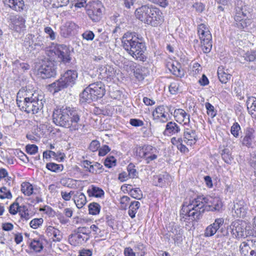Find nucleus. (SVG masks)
I'll return each mask as SVG.
<instances>
[{"label": "nucleus", "instance_id": "1", "mask_svg": "<svg viewBox=\"0 0 256 256\" xmlns=\"http://www.w3.org/2000/svg\"><path fill=\"white\" fill-rule=\"evenodd\" d=\"M80 116V112L74 108L57 109L53 112V122L58 126L69 128L70 131H76L84 126Z\"/></svg>", "mask_w": 256, "mask_h": 256}, {"label": "nucleus", "instance_id": "2", "mask_svg": "<svg viewBox=\"0 0 256 256\" xmlns=\"http://www.w3.org/2000/svg\"><path fill=\"white\" fill-rule=\"evenodd\" d=\"M43 98L44 96L38 92H32L22 89L17 94L16 102L22 110L36 114L43 108Z\"/></svg>", "mask_w": 256, "mask_h": 256}, {"label": "nucleus", "instance_id": "3", "mask_svg": "<svg viewBox=\"0 0 256 256\" xmlns=\"http://www.w3.org/2000/svg\"><path fill=\"white\" fill-rule=\"evenodd\" d=\"M122 42L124 49L134 58L140 61L145 60L146 47L142 40L132 33L127 32L123 36Z\"/></svg>", "mask_w": 256, "mask_h": 256}, {"label": "nucleus", "instance_id": "4", "mask_svg": "<svg viewBox=\"0 0 256 256\" xmlns=\"http://www.w3.org/2000/svg\"><path fill=\"white\" fill-rule=\"evenodd\" d=\"M206 202V198L202 196H198L190 200L187 205L185 202L181 210L182 218L184 219V221L187 219L190 220L199 219L204 211V208Z\"/></svg>", "mask_w": 256, "mask_h": 256}, {"label": "nucleus", "instance_id": "5", "mask_svg": "<svg viewBox=\"0 0 256 256\" xmlns=\"http://www.w3.org/2000/svg\"><path fill=\"white\" fill-rule=\"evenodd\" d=\"M198 140V136L194 130L186 128L184 132L183 138L173 137L171 138V142L176 145L178 148L184 153L188 152V149L184 145L192 146Z\"/></svg>", "mask_w": 256, "mask_h": 256}, {"label": "nucleus", "instance_id": "6", "mask_svg": "<svg viewBox=\"0 0 256 256\" xmlns=\"http://www.w3.org/2000/svg\"><path fill=\"white\" fill-rule=\"evenodd\" d=\"M104 85L100 82L90 84L80 94L82 102H90L92 100L102 98L105 94Z\"/></svg>", "mask_w": 256, "mask_h": 256}, {"label": "nucleus", "instance_id": "7", "mask_svg": "<svg viewBox=\"0 0 256 256\" xmlns=\"http://www.w3.org/2000/svg\"><path fill=\"white\" fill-rule=\"evenodd\" d=\"M78 78V72L74 70H68L56 82L50 86L54 88V92H58L68 87H72L75 83Z\"/></svg>", "mask_w": 256, "mask_h": 256}, {"label": "nucleus", "instance_id": "8", "mask_svg": "<svg viewBox=\"0 0 256 256\" xmlns=\"http://www.w3.org/2000/svg\"><path fill=\"white\" fill-rule=\"evenodd\" d=\"M198 34L200 40L202 50L208 53L212 48V36L206 25L201 24L198 26Z\"/></svg>", "mask_w": 256, "mask_h": 256}, {"label": "nucleus", "instance_id": "9", "mask_svg": "<svg viewBox=\"0 0 256 256\" xmlns=\"http://www.w3.org/2000/svg\"><path fill=\"white\" fill-rule=\"evenodd\" d=\"M56 67L52 60H44L38 69V74L42 78H48L56 75Z\"/></svg>", "mask_w": 256, "mask_h": 256}, {"label": "nucleus", "instance_id": "10", "mask_svg": "<svg viewBox=\"0 0 256 256\" xmlns=\"http://www.w3.org/2000/svg\"><path fill=\"white\" fill-rule=\"evenodd\" d=\"M103 6L98 0L90 4L86 10L89 18L94 22L100 21L102 16Z\"/></svg>", "mask_w": 256, "mask_h": 256}, {"label": "nucleus", "instance_id": "11", "mask_svg": "<svg viewBox=\"0 0 256 256\" xmlns=\"http://www.w3.org/2000/svg\"><path fill=\"white\" fill-rule=\"evenodd\" d=\"M50 52L52 56H55L58 62L64 64L69 63L71 60L70 50L66 46L58 45Z\"/></svg>", "mask_w": 256, "mask_h": 256}, {"label": "nucleus", "instance_id": "12", "mask_svg": "<svg viewBox=\"0 0 256 256\" xmlns=\"http://www.w3.org/2000/svg\"><path fill=\"white\" fill-rule=\"evenodd\" d=\"M50 52L52 56H55L58 62L64 64L69 63L71 60L70 50L66 46L58 45Z\"/></svg>", "mask_w": 256, "mask_h": 256}, {"label": "nucleus", "instance_id": "13", "mask_svg": "<svg viewBox=\"0 0 256 256\" xmlns=\"http://www.w3.org/2000/svg\"><path fill=\"white\" fill-rule=\"evenodd\" d=\"M248 12L243 8H238L234 17L236 24L240 29H244L248 26L250 22V20L247 16Z\"/></svg>", "mask_w": 256, "mask_h": 256}, {"label": "nucleus", "instance_id": "14", "mask_svg": "<svg viewBox=\"0 0 256 256\" xmlns=\"http://www.w3.org/2000/svg\"><path fill=\"white\" fill-rule=\"evenodd\" d=\"M231 234L237 239L244 237L246 234V226L245 224L240 220L233 222L229 226Z\"/></svg>", "mask_w": 256, "mask_h": 256}, {"label": "nucleus", "instance_id": "15", "mask_svg": "<svg viewBox=\"0 0 256 256\" xmlns=\"http://www.w3.org/2000/svg\"><path fill=\"white\" fill-rule=\"evenodd\" d=\"M159 152L150 145L144 146L141 150V157L144 158L147 164L156 160L158 158Z\"/></svg>", "mask_w": 256, "mask_h": 256}, {"label": "nucleus", "instance_id": "16", "mask_svg": "<svg viewBox=\"0 0 256 256\" xmlns=\"http://www.w3.org/2000/svg\"><path fill=\"white\" fill-rule=\"evenodd\" d=\"M43 38L40 36L35 37L34 35L32 34H28L24 40V45L29 50H34L37 46H43L42 43Z\"/></svg>", "mask_w": 256, "mask_h": 256}, {"label": "nucleus", "instance_id": "17", "mask_svg": "<svg viewBox=\"0 0 256 256\" xmlns=\"http://www.w3.org/2000/svg\"><path fill=\"white\" fill-rule=\"evenodd\" d=\"M153 6L146 4L136 9L135 16L140 21L146 24L147 19L150 18V14L152 12Z\"/></svg>", "mask_w": 256, "mask_h": 256}, {"label": "nucleus", "instance_id": "18", "mask_svg": "<svg viewBox=\"0 0 256 256\" xmlns=\"http://www.w3.org/2000/svg\"><path fill=\"white\" fill-rule=\"evenodd\" d=\"M162 12L159 8L154 6L152 12L150 14V18L147 19L146 24L153 26H156L163 21V16Z\"/></svg>", "mask_w": 256, "mask_h": 256}, {"label": "nucleus", "instance_id": "19", "mask_svg": "<svg viewBox=\"0 0 256 256\" xmlns=\"http://www.w3.org/2000/svg\"><path fill=\"white\" fill-rule=\"evenodd\" d=\"M224 223L223 218H218L215 220L214 222L208 226L204 230V236L210 237L214 236Z\"/></svg>", "mask_w": 256, "mask_h": 256}, {"label": "nucleus", "instance_id": "20", "mask_svg": "<svg viewBox=\"0 0 256 256\" xmlns=\"http://www.w3.org/2000/svg\"><path fill=\"white\" fill-rule=\"evenodd\" d=\"M248 208L247 204L243 200H240L234 204L232 210L234 211L236 216L243 218L246 216Z\"/></svg>", "mask_w": 256, "mask_h": 256}, {"label": "nucleus", "instance_id": "21", "mask_svg": "<svg viewBox=\"0 0 256 256\" xmlns=\"http://www.w3.org/2000/svg\"><path fill=\"white\" fill-rule=\"evenodd\" d=\"M255 130L252 128H246L244 136L242 140L243 145L248 148H252L255 140Z\"/></svg>", "mask_w": 256, "mask_h": 256}, {"label": "nucleus", "instance_id": "22", "mask_svg": "<svg viewBox=\"0 0 256 256\" xmlns=\"http://www.w3.org/2000/svg\"><path fill=\"white\" fill-rule=\"evenodd\" d=\"M172 177L167 172H163L154 176V180L156 186L162 187L170 184L172 181Z\"/></svg>", "mask_w": 256, "mask_h": 256}, {"label": "nucleus", "instance_id": "23", "mask_svg": "<svg viewBox=\"0 0 256 256\" xmlns=\"http://www.w3.org/2000/svg\"><path fill=\"white\" fill-rule=\"evenodd\" d=\"M174 116L177 122L184 125L188 124L190 122V115L182 109L176 110Z\"/></svg>", "mask_w": 256, "mask_h": 256}, {"label": "nucleus", "instance_id": "24", "mask_svg": "<svg viewBox=\"0 0 256 256\" xmlns=\"http://www.w3.org/2000/svg\"><path fill=\"white\" fill-rule=\"evenodd\" d=\"M100 73L103 78H111L115 76L116 70L110 65L105 64L99 68Z\"/></svg>", "mask_w": 256, "mask_h": 256}, {"label": "nucleus", "instance_id": "25", "mask_svg": "<svg viewBox=\"0 0 256 256\" xmlns=\"http://www.w3.org/2000/svg\"><path fill=\"white\" fill-rule=\"evenodd\" d=\"M46 232L48 236L52 237L53 242H62L63 238V234L58 228L52 226H49L47 228Z\"/></svg>", "mask_w": 256, "mask_h": 256}, {"label": "nucleus", "instance_id": "26", "mask_svg": "<svg viewBox=\"0 0 256 256\" xmlns=\"http://www.w3.org/2000/svg\"><path fill=\"white\" fill-rule=\"evenodd\" d=\"M89 239L88 236H84L76 232L70 236L68 240L72 245L77 246L86 242Z\"/></svg>", "mask_w": 256, "mask_h": 256}, {"label": "nucleus", "instance_id": "27", "mask_svg": "<svg viewBox=\"0 0 256 256\" xmlns=\"http://www.w3.org/2000/svg\"><path fill=\"white\" fill-rule=\"evenodd\" d=\"M167 67L174 75L180 78L184 76V72L183 70L181 69L180 63L176 62H168L167 64Z\"/></svg>", "mask_w": 256, "mask_h": 256}, {"label": "nucleus", "instance_id": "28", "mask_svg": "<svg viewBox=\"0 0 256 256\" xmlns=\"http://www.w3.org/2000/svg\"><path fill=\"white\" fill-rule=\"evenodd\" d=\"M76 27V24L72 22H66L60 28L61 35L65 38L70 36Z\"/></svg>", "mask_w": 256, "mask_h": 256}, {"label": "nucleus", "instance_id": "29", "mask_svg": "<svg viewBox=\"0 0 256 256\" xmlns=\"http://www.w3.org/2000/svg\"><path fill=\"white\" fill-rule=\"evenodd\" d=\"M25 20L21 16H15L12 20V27L17 32H20L25 28Z\"/></svg>", "mask_w": 256, "mask_h": 256}, {"label": "nucleus", "instance_id": "30", "mask_svg": "<svg viewBox=\"0 0 256 256\" xmlns=\"http://www.w3.org/2000/svg\"><path fill=\"white\" fill-rule=\"evenodd\" d=\"M252 240H248L242 242L239 246L240 251L243 256H250V250H252Z\"/></svg>", "mask_w": 256, "mask_h": 256}, {"label": "nucleus", "instance_id": "31", "mask_svg": "<svg viewBox=\"0 0 256 256\" xmlns=\"http://www.w3.org/2000/svg\"><path fill=\"white\" fill-rule=\"evenodd\" d=\"M218 76L220 82L224 84H226L231 78V75L228 72V70L224 69L222 66L218 68Z\"/></svg>", "mask_w": 256, "mask_h": 256}, {"label": "nucleus", "instance_id": "32", "mask_svg": "<svg viewBox=\"0 0 256 256\" xmlns=\"http://www.w3.org/2000/svg\"><path fill=\"white\" fill-rule=\"evenodd\" d=\"M180 132V126L176 123L170 122L166 124L164 134H166L174 135L178 134Z\"/></svg>", "mask_w": 256, "mask_h": 256}, {"label": "nucleus", "instance_id": "33", "mask_svg": "<svg viewBox=\"0 0 256 256\" xmlns=\"http://www.w3.org/2000/svg\"><path fill=\"white\" fill-rule=\"evenodd\" d=\"M74 202L78 208H82L86 203V198L82 192H77L74 196Z\"/></svg>", "mask_w": 256, "mask_h": 256}, {"label": "nucleus", "instance_id": "34", "mask_svg": "<svg viewBox=\"0 0 256 256\" xmlns=\"http://www.w3.org/2000/svg\"><path fill=\"white\" fill-rule=\"evenodd\" d=\"M246 106L248 113L251 116L256 115V98L249 96L246 100Z\"/></svg>", "mask_w": 256, "mask_h": 256}, {"label": "nucleus", "instance_id": "35", "mask_svg": "<svg viewBox=\"0 0 256 256\" xmlns=\"http://www.w3.org/2000/svg\"><path fill=\"white\" fill-rule=\"evenodd\" d=\"M6 4L16 11L23 10L24 2L22 0H6Z\"/></svg>", "mask_w": 256, "mask_h": 256}, {"label": "nucleus", "instance_id": "36", "mask_svg": "<svg viewBox=\"0 0 256 256\" xmlns=\"http://www.w3.org/2000/svg\"><path fill=\"white\" fill-rule=\"evenodd\" d=\"M152 116L155 119L162 118L163 122L167 120L166 115L165 114V108L163 106L157 107L152 113Z\"/></svg>", "mask_w": 256, "mask_h": 256}, {"label": "nucleus", "instance_id": "37", "mask_svg": "<svg viewBox=\"0 0 256 256\" xmlns=\"http://www.w3.org/2000/svg\"><path fill=\"white\" fill-rule=\"evenodd\" d=\"M239 60L242 63H244L245 61L254 62L256 60V52L248 51L239 58Z\"/></svg>", "mask_w": 256, "mask_h": 256}, {"label": "nucleus", "instance_id": "38", "mask_svg": "<svg viewBox=\"0 0 256 256\" xmlns=\"http://www.w3.org/2000/svg\"><path fill=\"white\" fill-rule=\"evenodd\" d=\"M140 202L138 201L134 200L130 202L128 207V214L132 218H134L135 217L137 210L140 208Z\"/></svg>", "mask_w": 256, "mask_h": 256}, {"label": "nucleus", "instance_id": "39", "mask_svg": "<svg viewBox=\"0 0 256 256\" xmlns=\"http://www.w3.org/2000/svg\"><path fill=\"white\" fill-rule=\"evenodd\" d=\"M77 180L70 178H62L60 180V184L70 188H77Z\"/></svg>", "mask_w": 256, "mask_h": 256}, {"label": "nucleus", "instance_id": "40", "mask_svg": "<svg viewBox=\"0 0 256 256\" xmlns=\"http://www.w3.org/2000/svg\"><path fill=\"white\" fill-rule=\"evenodd\" d=\"M21 191L26 196H30L34 194V187L28 182H24L21 184Z\"/></svg>", "mask_w": 256, "mask_h": 256}, {"label": "nucleus", "instance_id": "41", "mask_svg": "<svg viewBox=\"0 0 256 256\" xmlns=\"http://www.w3.org/2000/svg\"><path fill=\"white\" fill-rule=\"evenodd\" d=\"M172 234H170V236L174 240L175 243L178 244L182 241V232L180 228H175L174 229H172Z\"/></svg>", "mask_w": 256, "mask_h": 256}, {"label": "nucleus", "instance_id": "42", "mask_svg": "<svg viewBox=\"0 0 256 256\" xmlns=\"http://www.w3.org/2000/svg\"><path fill=\"white\" fill-rule=\"evenodd\" d=\"M87 192L89 196L96 198H100L104 194L103 190L94 186H92L91 188L88 190Z\"/></svg>", "mask_w": 256, "mask_h": 256}, {"label": "nucleus", "instance_id": "43", "mask_svg": "<svg viewBox=\"0 0 256 256\" xmlns=\"http://www.w3.org/2000/svg\"><path fill=\"white\" fill-rule=\"evenodd\" d=\"M46 168L48 170L55 172H62L64 168V166L62 164H58L53 162L47 164Z\"/></svg>", "mask_w": 256, "mask_h": 256}, {"label": "nucleus", "instance_id": "44", "mask_svg": "<svg viewBox=\"0 0 256 256\" xmlns=\"http://www.w3.org/2000/svg\"><path fill=\"white\" fill-rule=\"evenodd\" d=\"M100 210V205L96 202L90 203L88 206V210L90 214L96 215L99 214Z\"/></svg>", "mask_w": 256, "mask_h": 256}, {"label": "nucleus", "instance_id": "45", "mask_svg": "<svg viewBox=\"0 0 256 256\" xmlns=\"http://www.w3.org/2000/svg\"><path fill=\"white\" fill-rule=\"evenodd\" d=\"M52 0H44V2L51 3ZM69 2V0H56V2H54L52 4V8H58L66 6Z\"/></svg>", "mask_w": 256, "mask_h": 256}, {"label": "nucleus", "instance_id": "46", "mask_svg": "<svg viewBox=\"0 0 256 256\" xmlns=\"http://www.w3.org/2000/svg\"><path fill=\"white\" fill-rule=\"evenodd\" d=\"M0 198H11L12 197V194L6 186H2L0 188Z\"/></svg>", "mask_w": 256, "mask_h": 256}, {"label": "nucleus", "instance_id": "47", "mask_svg": "<svg viewBox=\"0 0 256 256\" xmlns=\"http://www.w3.org/2000/svg\"><path fill=\"white\" fill-rule=\"evenodd\" d=\"M205 106L208 114L212 118H214L216 114V110L214 109V106L209 102H206Z\"/></svg>", "mask_w": 256, "mask_h": 256}, {"label": "nucleus", "instance_id": "48", "mask_svg": "<svg viewBox=\"0 0 256 256\" xmlns=\"http://www.w3.org/2000/svg\"><path fill=\"white\" fill-rule=\"evenodd\" d=\"M127 170L128 173L130 178H134L138 175V172L135 168V166L132 164H130L127 167Z\"/></svg>", "mask_w": 256, "mask_h": 256}, {"label": "nucleus", "instance_id": "49", "mask_svg": "<svg viewBox=\"0 0 256 256\" xmlns=\"http://www.w3.org/2000/svg\"><path fill=\"white\" fill-rule=\"evenodd\" d=\"M30 247L36 252H40L42 249V245L38 240H34L30 243Z\"/></svg>", "mask_w": 256, "mask_h": 256}, {"label": "nucleus", "instance_id": "50", "mask_svg": "<svg viewBox=\"0 0 256 256\" xmlns=\"http://www.w3.org/2000/svg\"><path fill=\"white\" fill-rule=\"evenodd\" d=\"M241 130L240 124L238 122H234L231 127L230 132L231 134L235 138H238L239 133Z\"/></svg>", "mask_w": 256, "mask_h": 256}, {"label": "nucleus", "instance_id": "51", "mask_svg": "<svg viewBox=\"0 0 256 256\" xmlns=\"http://www.w3.org/2000/svg\"><path fill=\"white\" fill-rule=\"evenodd\" d=\"M130 194L131 196L137 200H140L142 198V192L139 188L131 189L130 190Z\"/></svg>", "mask_w": 256, "mask_h": 256}, {"label": "nucleus", "instance_id": "52", "mask_svg": "<svg viewBox=\"0 0 256 256\" xmlns=\"http://www.w3.org/2000/svg\"><path fill=\"white\" fill-rule=\"evenodd\" d=\"M222 156L223 160L227 164L230 163L232 159L228 149H224L222 151Z\"/></svg>", "mask_w": 256, "mask_h": 256}, {"label": "nucleus", "instance_id": "53", "mask_svg": "<svg viewBox=\"0 0 256 256\" xmlns=\"http://www.w3.org/2000/svg\"><path fill=\"white\" fill-rule=\"evenodd\" d=\"M179 82L174 81L170 84L169 86V91L172 94H176L179 90Z\"/></svg>", "mask_w": 256, "mask_h": 256}, {"label": "nucleus", "instance_id": "54", "mask_svg": "<svg viewBox=\"0 0 256 256\" xmlns=\"http://www.w3.org/2000/svg\"><path fill=\"white\" fill-rule=\"evenodd\" d=\"M144 70H145L144 68H138L134 72L135 77L139 80H142L144 79L146 74L144 73Z\"/></svg>", "mask_w": 256, "mask_h": 256}, {"label": "nucleus", "instance_id": "55", "mask_svg": "<svg viewBox=\"0 0 256 256\" xmlns=\"http://www.w3.org/2000/svg\"><path fill=\"white\" fill-rule=\"evenodd\" d=\"M44 222L42 218H34L32 220L30 223L31 228L36 229L42 225Z\"/></svg>", "mask_w": 256, "mask_h": 256}, {"label": "nucleus", "instance_id": "56", "mask_svg": "<svg viewBox=\"0 0 256 256\" xmlns=\"http://www.w3.org/2000/svg\"><path fill=\"white\" fill-rule=\"evenodd\" d=\"M104 166L108 168L114 166L116 164V160L113 156L108 157L104 161Z\"/></svg>", "mask_w": 256, "mask_h": 256}, {"label": "nucleus", "instance_id": "57", "mask_svg": "<svg viewBox=\"0 0 256 256\" xmlns=\"http://www.w3.org/2000/svg\"><path fill=\"white\" fill-rule=\"evenodd\" d=\"M130 198L126 196H124L120 199V204H121V208L126 210L129 204Z\"/></svg>", "mask_w": 256, "mask_h": 256}, {"label": "nucleus", "instance_id": "58", "mask_svg": "<svg viewBox=\"0 0 256 256\" xmlns=\"http://www.w3.org/2000/svg\"><path fill=\"white\" fill-rule=\"evenodd\" d=\"M26 148V152L30 154H34L38 150V146L35 144H28Z\"/></svg>", "mask_w": 256, "mask_h": 256}, {"label": "nucleus", "instance_id": "59", "mask_svg": "<svg viewBox=\"0 0 256 256\" xmlns=\"http://www.w3.org/2000/svg\"><path fill=\"white\" fill-rule=\"evenodd\" d=\"M44 31L46 34L48 35V36L51 40H54L56 39V34L50 27H46L44 29Z\"/></svg>", "mask_w": 256, "mask_h": 256}, {"label": "nucleus", "instance_id": "60", "mask_svg": "<svg viewBox=\"0 0 256 256\" xmlns=\"http://www.w3.org/2000/svg\"><path fill=\"white\" fill-rule=\"evenodd\" d=\"M76 232L78 233L84 235V236H88L89 237V235L90 234L91 232L90 230V228L88 227H79L78 228Z\"/></svg>", "mask_w": 256, "mask_h": 256}, {"label": "nucleus", "instance_id": "61", "mask_svg": "<svg viewBox=\"0 0 256 256\" xmlns=\"http://www.w3.org/2000/svg\"><path fill=\"white\" fill-rule=\"evenodd\" d=\"M196 12L198 13L202 12L205 9L204 5L202 2H196L192 6Z\"/></svg>", "mask_w": 256, "mask_h": 256}, {"label": "nucleus", "instance_id": "62", "mask_svg": "<svg viewBox=\"0 0 256 256\" xmlns=\"http://www.w3.org/2000/svg\"><path fill=\"white\" fill-rule=\"evenodd\" d=\"M100 147V143L98 140H92L89 146V149L92 152H96L98 150Z\"/></svg>", "mask_w": 256, "mask_h": 256}, {"label": "nucleus", "instance_id": "63", "mask_svg": "<svg viewBox=\"0 0 256 256\" xmlns=\"http://www.w3.org/2000/svg\"><path fill=\"white\" fill-rule=\"evenodd\" d=\"M110 150V148L108 146L104 145L100 148H99L98 155L100 156H104Z\"/></svg>", "mask_w": 256, "mask_h": 256}, {"label": "nucleus", "instance_id": "64", "mask_svg": "<svg viewBox=\"0 0 256 256\" xmlns=\"http://www.w3.org/2000/svg\"><path fill=\"white\" fill-rule=\"evenodd\" d=\"M250 164L254 168V172L256 176V151L254 152L252 154Z\"/></svg>", "mask_w": 256, "mask_h": 256}]
</instances>
